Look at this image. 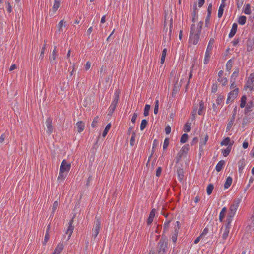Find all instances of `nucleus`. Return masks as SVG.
Listing matches in <instances>:
<instances>
[{"label":"nucleus","instance_id":"obj_37","mask_svg":"<svg viewBox=\"0 0 254 254\" xmlns=\"http://www.w3.org/2000/svg\"><path fill=\"white\" fill-rule=\"evenodd\" d=\"M246 17L245 16H241L239 18L238 23L241 25H244L246 21Z\"/></svg>","mask_w":254,"mask_h":254},{"label":"nucleus","instance_id":"obj_13","mask_svg":"<svg viewBox=\"0 0 254 254\" xmlns=\"http://www.w3.org/2000/svg\"><path fill=\"white\" fill-rule=\"evenodd\" d=\"M253 107V103L252 101H250L247 103L246 108L245 109V114H248L249 113L252 111V108Z\"/></svg>","mask_w":254,"mask_h":254},{"label":"nucleus","instance_id":"obj_54","mask_svg":"<svg viewBox=\"0 0 254 254\" xmlns=\"http://www.w3.org/2000/svg\"><path fill=\"white\" fill-rule=\"evenodd\" d=\"M98 117H96L94 119V120L92 123V124H91V126L92 127L94 128L97 126V124L98 122Z\"/></svg>","mask_w":254,"mask_h":254},{"label":"nucleus","instance_id":"obj_16","mask_svg":"<svg viewBox=\"0 0 254 254\" xmlns=\"http://www.w3.org/2000/svg\"><path fill=\"white\" fill-rule=\"evenodd\" d=\"M155 209H153L150 213L149 217L147 219V223L149 225L151 224L155 216Z\"/></svg>","mask_w":254,"mask_h":254},{"label":"nucleus","instance_id":"obj_58","mask_svg":"<svg viewBox=\"0 0 254 254\" xmlns=\"http://www.w3.org/2000/svg\"><path fill=\"white\" fill-rule=\"evenodd\" d=\"M223 101V96H222L221 95H219V96L218 97V98L216 100V103L217 105H220L221 104V103H222Z\"/></svg>","mask_w":254,"mask_h":254},{"label":"nucleus","instance_id":"obj_7","mask_svg":"<svg viewBox=\"0 0 254 254\" xmlns=\"http://www.w3.org/2000/svg\"><path fill=\"white\" fill-rule=\"evenodd\" d=\"M236 115V107L235 108V109L233 110V113L232 116V117L231 118L230 120H229V122L227 124V127H226V132L228 131L230 128H231L234 121L235 120V116Z\"/></svg>","mask_w":254,"mask_h":254},{"label":"nucleus","instance_id":"obj_35","mask_svg":"<svg viewBox=\"0 0 254 254\" xmlns=\"http://www.w3.org/2000/svg\"><path fill=\"white\" fill-rule=\"evenodd\" d=\"M214 189V186L212 184H209L207 187V193L208 195L212 193V190Z\"/></svg>","mask_w":254,"mask_h":254},{"label":"nucleus","instance_id":"obj_59","mask_svg":"<svg viewBox=\"0 0 254 254\" xmlns=\"http://www.w3.org/2000/svg\"><path fill=\"white\" fill-rule=\"evenodd\" d=\"M244 0H237V5L238 8H240L243 5Z\"/></svg>","mask_w":254,"mask_h":254},{"label":"nucleus","instance_id":"obj_15","mask_svg":"<svg viewBox=\"0 0 254 254\" xmlns=\"http://www.w3.org/2000/svg\"><path fill=\"white\" fill-rule=\"evenodd\" d=\"M237 24L235 23L232 25V27L231 28L230 32L229 34V38H232L235 35L237 32Z\"/></svg>","mask_w":254,"mask_h":254},{"label":"nucleus","instance_id":"obj_3","mask_svg":"<svg viewBox=\"0 0 254 254\" xmlns=\"http://www.w3.org/2000/svg\"><path fill=\"white\" fill-rule=\"evenodd\" d=\"M241 201V198H237L234 200L230 206L228 214L235 216Z\"/></svg>","mask_w":254,"mask_h":254},{"label":"nucleus","instance_id":"obj_56","mask_svg":"<svg viewBox=\"0 0 254 254\" xmlns=\"http://www.w3.org/2000/svg\"><path fill=\"white\" fill-rule=\"evenodd\" d=\"M45 46H46V44H44L42 48V50L41 51V53H40V56H39V58H41V59H42L44 57V51H45Z\"/></svg>","mask_w":254,"mask_h":254},{"label":"nucleus","instance_id":"obj_43","mask_svg":"<svg viewBox=\"0 0 254 254\" xmlns=\"http://www.w3.org/2000/svg\"><path fill=\"white\" fill-rule=\"evenodd\" d=\"M250 8H251L250 5L249 4H247L246 5L244 10V12L245 13V14H246L247 15L250 14L251 13Z\"/></svg>","mask_w":254,"mask_h":254},{"label":"nucleus","instance_id":"obj_4","mask_svg":"<svg viewBox=\"0 0 254 254\" xmlns=\"http://www.w3.org/2000/svg\"><path fill=\"white\" fill-rule=\"evenodd\" d=\"M96 220L95 222L94 228L93 229V236L94 238H95L98 235L101 227V221L100 219L97 216L96 217Z\"/></svg>","mask_w":254,"mask_h":254},{"label":"nucleus","instance_id":"obj_40","mask_svg":"<svg viewBox=\"0 0 254 254\" xmlns=\"http://www.w3.org/2000/svg\"><path fill=\"white\" fill-rule=\"evenodd\" d=\"M232 67V61L231 60H229L226 64V70L228 71H230L231 70Z\"/></svg>","mask_w":254,"mask_h":254},{"label":"nucleus","instance_id":"obj_27","mask_svg":"<svg viewBox=\"0 0 254 254\" xmlns=\"http://www.w3.org/2000/svg\"><path fill=\"white\" fill-rule=\"evenodd\" d=\"M214 43V40L213 38H211L208 43L206 51L211 52L213 48V45Z\"/></svg>","mask_w":254,"mask_h":254},{"label":"nucleus","instance_id":"obj_31","mask_svg":"<svg viewBox=\"0 0 254 254\" xmlns=\"http://www.w3.org/2000/svg\"><path fill=\"white\" fill-rule=\"evenodd\" d=\"M111 123H109L107 125V126H106L103 132V134H102V136L103 137H105L106 136V135L107 134V133L108 132V131L109 130V129L111 128Z\"/></svg>","mask_w":254,"mask_h":254},{"label":"nucleus","instance_id":"obj_38","mask_svg":"<svg viewBox=\"0 0 254 254\" xmlns=\"http://www.w3.org/2000/svg\"><path fill=\"white\" fill-rule=\"evenodd\" d=\"M147 124V121L146 119H143L142 120L141 125H140V130H143L146 127Z\"/></svg>","mask_w":254,"mask_h":254},{"label":"nucleus","instance_id":"obj_42","mask_svg":"<svg viewBox=\"0 0 254 254\" xmlns=\"http://www.w3.org/2000/svg\"><path fill=\"white\" fill-rule=\"evenodd\" d=\"M150 109V105L146 104L145 106L144 111V116H147L149 115V110Z\"/></svg>","mask_w":254,"mask_h":254},{"label":"nucleus","instance_id":"obj_36","mask_svg":"<svg viewBox=\"0 0 254 254\" xmlns=\"http://www.w3.org/2000/svg\"><path fill=\"white\" fill-rule=\"evenodd\" d=\"M230 143H231L230 142V138L229 137H226L221 142V145H229ZM232 143H233V142Z\"/></svg>","mask_w":254,"mask_h":254},{"label":"nucleus","instance_id":"obj_5","mask_svg":"<svg viewBox=\"0 0 254 254\" xmlns=\"http://www.w3.org/2000/svg\"><path fill=\"white\" fill-rule=\"evenodd\" d=\"M70 167L71 164L67 163L65 160H64L61 163L60 170L67 173L69 171Z\"/></svg>","mask_w":254,"mask_h":254},{"label":"nucleus","instance_id":"obj_53","mask_svg":"<svg viewBox=\"0 0 254 254\" xmlns=\"http://www.w3.org/2000/svg\"><path fill=\"white\" fill-rule=\"evenodd\" d=\"M180 229V222L179 221H177L176 222V225H175L174 227V231L173 232H176L178 233V231Z\"/></svg>","mask_w":254,"mask_h":254},{"label":"nucleus","instance_id":"obj_32","mask_svg":"<svg viewBox=\"0 0 254 254\" xmlns=\"http://www.w3.org/2000/svg\"><path fill=\"white\" fill-rule=\"evenodd\" d=\"M247 97L243 95L241 99L240 107L243 108L246 106Z\"/></svg>","mask_w":254,"mask_h":254},{"label":"nucleus","instance_id":"obj_14","mask_svg":"<svg viewBox=\"0 0 254 254\" xmlns=\"http://www.w3.org/2000/svg\"><path fill=\"white\" fill-rule=\"evenodd\" d=\"M239 89L235 88L228 94V96L231 98L232 100H234L237 97Z\"/></svg>","mask_w":254,"mask_h":254},{"label":"nucleus","instance_id":"obj_24","mask_svg":"<svg viewBox=\"0 0 254 254\" xmlns=\"http://www.w3.org/2000/svg\"><path fill=\"white\" fill-rule=\"evenodd\" d=\"M234 216L231 215L230 214H228L227 219H226V223L225 225V226L226 227H230L231 226V223L232 220V218Z\"/></svg>","mask_w":254,"mask_h":254},{"label":"nucleus","instance_id":"obj_26","mask_svg":"<svg viewBox=\"0 0 254 254\" xmlns=\"http://www.w3.org/2000/svg\"><path fill=\"white\" fill-rule=\"evenodd\" d=\"M60 0H55L54 4L52 7V10L54 12H56L60 7Z\"/></svg>","mask_w":254,"mask_h":254},{"label":"nucleus","instance_id":"obj_21","mask_svg":"<svg viewBox=\"0 0 254 254\" xmlns=\"http://www.w3.org/2000/svg\"><path fill=\"white\" fill-rule=\"evenodd\" d=\"M225 6V3H221L219 6V9H218V18H221L224 12V8Z\"/></svg>","mask_w":254,"mask_h":254},{"label":"nucleus","instance_id":"obj_62","mask_svg":"<svg viewBox=\"0 0 254 254\" xmlns=\"http://www.w3.org/2000/svg\"><path fill=\"white\" fill-rule=\"evenodd\" d=\"M58 205V203L57 201H55L53 204V207H52V212L53 213L56 210V209L57 208Z\"/></svg>","mask_w":254,"mask_h":254},{"label":"nucleus","instance_id":"obj_33","mask_svg":"<svg viewBox=\"0 0 254 254\" xmlns=\"http://www.w3.org/2000/svg\"><path fill=\"white\" fill-rule=\"evenodd\" d=\"M166 52H167L166 49V48L164 49L162 51V53L161 58V60H160V63L161 64H163L165 61V57L166 56Z\"/></svg>","mask_w":254,"mask_h":254},{"label":"nucleus","instance_id":"obj_60","mask_svg":"<svg viewBox=\"0 0 254 254\" xmlns=\"http://www.w3.org/2000/svg\"><path fill=\"white\" fill-rule=\"evenodd\" d=\"M231 82V86L230 88L231 89H235L236 88V80H230Z\"/></svg>","mask_w":254,"mask_h":254},{"label":"nucleus","instance_id":"obj_41","mask_svg":"<svg viewBox=\"0 0 254 254\" xmlns=\"http://www.w3.org/2000/svg\"><path fill=\"white\" fill-rule=\"evenodd\" d=\"M188 139V135L186 133H184L181 136V138L180 139V142L182 143H184L187 141Z\"/></svg>","mask_w":254,"mask_h":254},{"label":"nucleus","instance_id":"obj_28","mask_svg":"<svg viewBox=\"0 0 254 254\" xmlns=\"http://www.w3.org/2000/svg\"><path fill=\"white\" fill-rule=\"evenodd\" d=\"M177 175L179 180L181 181L183 180L184 176V171L182 168H179L177 169Z\"/></svg>","mask_w":254,"mask_h":254},{"label":"nucleus","instance_id":"obj_9","mask_svg":"<svg viewBox=\"0 0 254 254\" xmlns=\"http://www.w3.org/2000/svg\"><path fill=\"white\" fill-rule=\"evenodd\" d=\"M230 227L225 226L224 228L222 227L221 231L222 232V237L223 240H226L228 236V234L230 232Z\"/></svg>","mask_w":254,"mask_h":254},{"label":"nucleus","instance_id":"obj_55","mask_svg":"<svg viewBox=\"0 0 254 254\" xmlns=\"http://www.w3.org/2000/svg\"><path fill=\"white\" fill-rule=\"evenodd\" d=\"M170 222V221H168L165 222V223H164V225H163V229H164L163 230V232H164L166 230H167L169 228Z\"/></svg>","mask_w":254,"mask_h":254},{"label":"nucleus","instance_id":"obj_50","mask_svg":"<svg viewBox=\"0 0 254 254\" xmlns=\"http://www.w3.org/2000/svg\"><path fill=\"white\" fill-rule=\"evenodd\" d=\"M135 133L133 132L132 133V136H131V137L130 139V145H131V146L134 145V143H135Z\"/></svg>","mask_w":254,"mask_h":254},{"label":"nucleus","instance_id":"obj_10","mask_svg":"<svg viewBox=\"0 0 254 254\" xmlns=\"http://www.w3.org/2000/svg\"><path fill=\"white\" fill-rule=\"evenodd\" d=\"M254 45V39L253 38H248L247 41V50L248 52H251L253 50Z\"/></svg>","mask_w":254,"mask_h":254},{"label":"nucleus","instance_id":"obj_34","mask_svg":"<svg viewBox=\"0 0 254 254\" xmlns=\"http://www.w3.org/2000/svg\"><path fill=\"white\" fill-rule=\"evenodd\" d=\"M64 23V20L63 19L62 20H61L60 21V22L59 23V24H58V29H57V32H61V31H63V29H62V27L63 26V24Z\"/></svg>","mask_w":254,"mask_h":254},{"label":"nucleus","instance_id":"obj_46","mask_svg":"<svg viewBox=\"0 0 254 254\" xmlns=\"http://www.w3.org/2000/svg\"><path fill=\"white\" fill-rule=\"evenodd\" d=\"M217 80L218 82L221 83L223 86H225L228 82L226 78H218Z\"/></svg>","mask_w":254,"mask_h":254},{"label":"nucleus","instance_id":"obj_8","mask_svg":"<svg viewBox=\"0 0 254 254\" xmlns=\"http://www.w3.org/2000/svg\"><path fill=\"white\" fill-rule=\"evenodd\" d=\"M52 119L49 117L46 120V121L45 122V124H46V126L47 128V132L49 134H51L53 131V127L52 126Z\"/></svg>","mask_w":254,"mask_h":254},{"label":"nucleus","instance_id":"obj_51","mask_svg":"<svg viewBox=\"0 0 254 254\" xmlns=\"http://www.w3.org/2000/svg\"><path fill=\"white\" fill-rule=\"evenodd\" d=\"M169 139L168 138H165V139L164 140L163 146V149H166L167 148V147L169 145Z\"/></svg>","mask_w":254,"mask_h":254},{"label":"nucleus","instance_id":"obj_57","mask_svg":"<svg viewBox=\"0 0 254 254\" xmlns=\"http://www.w3.org/2000/svg\"><path fill=\"white\" fill-rule=\"evenodd\" d=\"M211 91L213 93H215L217 91V85L216 83H213L212 85Z\"/></svg>","mask_w":254,"mask_h":254},{"label":"nucleus","instance_id":"obj_25","mask_svg":"<svg viewBox=\"0 0 254 254\" xmlns=\"http://www.w3.org/2000/svg\"><path fill=\"white\" fill-rule=\"evenodd\" d=\"M232 182V177L229 176L227 178L226 181L224 184V188L225 189L228 188L231 185Z\"/></svg>","mask_w":254,"mask_h":254},{"label":"nucleus","instance_id":"obj_12","mask_svg":"<svg viewBox=\"0 0 254 254\" xmlns=\"http://www.w3.org/2000/svg\"><path fill=\"white\" fill-rule=\"evenodd\" d=\"M189 150V145L186 144L184 145L181 149L180 150L179 153L180 157L183 156L184 155H186Z\"/></svg>","mask_w":254,"mask_h":254},{"label":"nucleus","instance_id":"obj_18","mask_svg":"<svg viewBox=\"0 0 254 254\" xmlns=\"http://www.w3.org/2000/svg\"><path fill=\"white\" fill-rule=\"evenodd\" d=\"M64 249V246L62 244H59L55 249L52 254H60Z\"/></svg>","mask_w":254,"mask_h":254},{"label":"nucleus","instance_id":"obj_45","mask_svg":"<svg viewBox=\"0 0 254 254\" xmlns=\"http://www.w3.org/2000/svg\"><path fill=\"white\" fill-rule=\"evenodd\" d=\"M119 99V92L118 91H116L114 95V99L112 102L118 103Z\"/></svg>","mask_w":254,"mask_h":254},{"label":"nucleus","instance_id":"obj_30","mask_svg":"<svg viewBox=\"0 0 254 254\" xmlns=\"http://www.w3.org/2000/svg\"><path fill=\"white\" fill-rule=\"evenodd\" d=\"M212 4L210 3L208 7L207 8V16L206 18V21L209 20L211 12H212Z\"/></svg>","mask_w":254,"mask_h":254},{"label":"nucleus","instance_id":"obj_2","mask_svg":"<svg viewBox=\"0 0 254 254\" xmlns=\"http://www.w3.org/2000/svg\"><path fill=\"white\" fill-rule=\"evenodd\" d=\"M200 33H197V31H195V24H192L189 35L190 42L194 45H196L198 42Z\"/></svg>","mask_w":254,"mask_h":254},{"label":"nucleus","instance_id":"obj_49","mask_svg":"<svg viewBox=\"0 0 254 254\" xmlns=\"http://www.w3.org/2000/svg\"><path fill=\"white\" fill-rule=\"evenodd\" d=\"M204 108V103L202 101L199 103V108L198 111V114L200 115L202 114V110Z\"/></svg>","mask_w":254,"mask_h":254},{"label":"nucleus","instance_id":"obj_61","mask_svg":"<svg viewBox=\"0 0 254 254\" xmlns=\"http://www.w3.org/2000/svg\"><path fill=\"white\" fill-rule=\"evenodd\" d=\"M244 167V164L243 162H241L240 161L239 162V172H241L243 169Z\"/></svg>","mask_w":254,"mask_h":254},{"label":"nucleus","instance_id":"obj_23","mask_svg":"<svg viewBox=\"0 0 254 254\" xmlns=\"http://www.w3.org/2000/svg\"><path fill=\"white\" fill-rule=\"evenodd\" d=\"M208 136L206 135L204 139H201L200 142L199 150L202 151L203 146L206 144L208 140Z\"/></svg>","mask_w":254,"mask_h":254},{"label":"nucleus","instance_id":"obj_11","mask_svg":"<svg viewBox=\"0 0 254 254\" xmlns=\"http://www.w3.org/2000/svg\"><path fill=\"white\" fill-rule=\"evenodd\" d=\"M76 127H77V131L80 133L84 129L85 125L82 121H79L76 123Z\"/></svg>","mask_w":254,"mask_h":254},{"label":"nucleus","instance_id":"obj_48","mask_svg":"<svg viewBox=\"0 0 254 254\" xmlns=\"http://www.w3.org/2000/svg\"><path fill=\"white\" fill-rule=\"evenodd\" d=\"M158 109H159V101L158 100H156L155 102V106H154V113L155 114H157L158 113Z\"/></svg>","mask_w":254,"mask_h":254},{"label":"nucleus","instance_id":"obj_39","mask_svg":"<svg viewBox=\"0 0 254 254\" xmlns=\"http://www.w3.org/2000/svg\"><path fill=\"white\" fill-rule=\"evenodd\" d=\"M239 73V69H237L232 74L230 80H236Z\"/></svg>","mask_w":254,"mask_h":254},{"label":"nucleus","instance_id":"obj_6","mask_svg":"<svg viewBox=\"0 0 254 254\" xmlns=\"http://www.w3.org/2000/svg\"><path fill=\"white\" fill-rule=\"evenodd\" d=\"M75 215H74L73 216L72 219L71 220H70V221H69V225L68 227L67 230L66 231V234H68V237L67 239V240H68L70 239V238L73 233L74 228V226L72 225V224H73V220H74V218H75Z\"/></svg>","mask_w":254,"mask_h":254},{"label":"nucleus","instance_id":"obj_20","mask_svg":"<svg viewBox=\"0 0 254 254\" xmlns=\"http://www.w3.org/2000/svg\"><path fill=\"white\" fill-rule=\"evenodd\" d=\"M233 145V143H230L228 146L225 149L222 150V153L224 157H226L229 155L231 151V146Z\"/></svg>","mask_w":254,"mask_h":254},{"label":"nucleus","instance_id":"obj_1","mask_svg":"<svg viewBox=\"0 0 254 254\" xmlns=\"http://www.w3.org/2000/svg\"><path fill=\"white\" fill-rule=\"evenodd\" d=\"M167 246L168 239L166 237L162 236L157 245V254H166L167 252Z\"/></svg>","mask_w":254,"mask_h":254},{"label":"nucleus","instance_id":"obj_44","mask_svg":"<svg viewBox=\"0 0 254 254\" xmlns=\"http://www.w3.org/2000/svg\"><path fill=\"white\" fill-rule=\"evenodd\" d=\"M202 25H203V22H199L197 27L195 25V31H197V33H201Z\"/></svg>","mask_w":254,"mask_h":254},{"label":"nucleus","instance_id":"obj_52","mask_svg":"<svg viewBox=\"0 0 254 254\" xmlns=\"http://www.w3.org/2000/svg\"><path fill=\"white\" fill-rule=\"evenodd\" d=\"M190 124H186L184 127V131L188 132L190 130Z\"/></svg>","mask_w":254,"mask_h":254},{"label":"nucleus","instance_id":"obj_29","mask_svg":"<svg viewBox=\"0 0 254 254\" xmlns=\"http://www.w3.org/2000/svg\"><path fill=\"white\" fill-rule=\"evenodd\" d=\"M210 52L209 51H206V52H205V57H204V64H206L209 60H210Z\"/></svg>","mask_w":254,"mask_h":254},{"label":"nucleus","instance_id":"obj_64","mask_svg":"<svg viewBox=\"0 0 254 254\" xmlns=\"http://www.w3.org/2000/svg\"><path fill=\"white\" fill-rule=\"evenodd\" d=\"M171 127L168 125L165 127V132L167 134H169L171 132Z\"/></svg>","mask_w":254,"mask_h":254},{"label":"nucleus","instance_id":"obj_19","mask_svg":"<svg viewBox=\"0 0 254 254\" xmlns=\"http://www.w3.org/2000/svg\"><path fill=\"white\" fill-rule=\"evenodd\" d=\"M118 103L112 102L109 108V115H111L114 112Z\"/></svg>","mask_w":254,"mask_h":254},{"label":"nucleus","instance_id":"obj_22","mask_svg":"<svg viewBox=\"0 0 254 254\" xmlns=\"http://www.w3.org/2000/svg\"><path fill=\"white\" fill-rule=\"evenodd\" d=\"M225 164V161L224 160H220V161H219V162L217 164L216 166V167H215V169H216V170L217 171V172H220L222 169V167L223 166V165H224Z\"/></svg>","mask_w":254,"mask_h":254},{"label":"nucleus","instance_id":"obj_17","mask_svg":"<svg viewBox=\"0 0 254 254\" xmlns=\"http://www.w3.org/2000/svg\"><path fill=\"white\" fill-rule=\"evenodd\" d=\"M66 174V172L61 171V170H60L59 174L58 177V180L61 182L63 181V180L65 178Z\"/></svg>","mask_w":254,"mask_h":254},{"label":"nucleus","instance_id":"obj_63","mask_svg":"<svg viewBox=\"0 0 254 254\" xmlns=\"http://www.w3.org/2000/svg\"><path fill=\"white\" fill-rule=\"evenodd\" d=\"M56 55L52 54V55L50 56L49 59L51 63H53L56 60Z\"/></svg>","mask_w":254,"mask_h":254},{"label":"nucleus","instance_id":"obj_47","mask_svg":"<svg viewBox=\"0 0 254 254\" xmlns=\"http://www.w3.org/2000/svg\"><path fill=\"white\" fill-rule=\"evenodd\" d=\"M178 232H173L171 236V240L174 243H175L177 240Z\"/></svg>","mask_w":254,"mask_h":254}]
</instances>
